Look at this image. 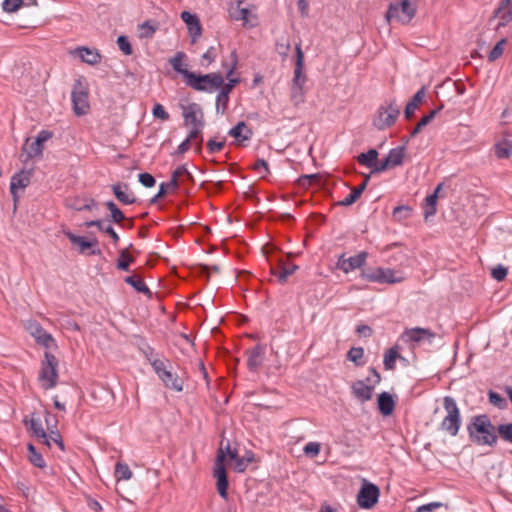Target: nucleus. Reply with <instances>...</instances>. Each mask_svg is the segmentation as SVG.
I'll list each match as a JSON object with an SVG mask.
<instances>
[{
  "instance_id": "f257e3e1",
  "label": "nucleus",
  "mask_w": 512,
  "mask_h": 512,
  "mask_svg": "<svg viewBox=\"0 0 512 512\" xmlns=\"http://www.w3.org/2000/svg\"><path fill=\"white\" fill-rule=\"evenodd\" d=\"M467 432L470 440L477 445L494 447L497 444L496 427L487 414L472 416L467 425Z\"/></svg>"
},
{
  "instance_id": "f03ea898",
  "label": "nucleus",
  "mask_w": 512,
  "mask_h": 512,
  "mask_svg": "<svg viewBox=\"0 0 512 512\" xmlns=\"http://www.w3.org/2000/svg\"><path fill=\"white\" fill-rule=\"evenodd\" d=\"M157 355L158 354H145L146 360L153 367L154 372L163 382L164 386L176 392L183 391V377L178 375L170 360L158 358Z\"/></svg>"
},
{
  "instance_id": "7ed1b4c3",
  "label": "nucleus",
  "mask_w": 512,
  "mask_h": 512,
  "mask_svg": "<svg viewBox=\"0 0 512 512\" xmlns=\"http://www.w3.org/2000/svg\"><path fill=\"white\" fill-rule=\"evenodd\" d=\"M231 450L232 448L230 447L229 442L224 446L222 441L214 464L213 476L217 480V491L223 499H227V490L229 485L224 462Z\"/></svg>"
},
{
  "instance_id": "20e7f679",
  "label": "nucleus",
  "mask_w": 512,
  "mask_h": 512,
  "mask_svg": "<svg viewBox=\"0 0 512 512\" xmlns=\"http://www.w3.org/2000/svg\"><path fill=\"white\" fill-rule=\"evenodd\" d=\"M443 407L447 415L441 422V429L451 436H456L461 426V414L454 398L450 396L444 397Z\"/></svg>"
},
{
  "instance_id": "39448f33",
  "label": "nucleus",
  "mask_w": 512,
  "mask_h": 512,
  "mask_svg": "<svg viewBox=\"0 0 512 512\" xmlns=\"http://www.w3.org/2000/svg\"><path fill=\"white\" fill-rule=\"evenodd\" d=\"M186 85L196 91L212 92L223 85V76L221 73H208L205 75H196L194 72L189 74Z\"/></svg>"
},
{
  "instance_id": "423d86ee",
  "label": "nucleus",
  "mask_w": 512,
  "mask_h": 512,
  "mask_svg": "<svg viewBox=\"0 0 512 512\" xmlns=\"http://www.w3.org/2000/svg\"><path fill=\"white\" fill-rule=\"evenodd\" d=\"M58 359L54 354H45L38 379L45 390L54 388L58 381Z\"/></svg>"
},
{
  "instance_id": "0eeeda50",
  "label": "nucleus",
  "mask_w": 512,
  "mask_h": 512,
  "mask_svg": "<svg viewBox=\"0 0 512 512\" xmlns=\"http://www.w3.org/2000/svg\"><path fill=\"white\" fill-rule=\"evenodd\" d=\"M400 115V107L396 101L385 102L377 110L373 118V125L378 130H385L391 127Z\"/></svg>"
},
{
  "instance_id": "6e6552de",
  "label": "nucleus",
  "mask_w": 512,
  "mask_h": 512,
  "mask_svg": "<svg viewBox=\"0 0 512 512\" xmlns=\"http://www.w3.org/2000/svg\"><path fill=\"white\" fill-rule=\"evenodd\" d=\"M416 14V5L409 0L391 3L386 12L388 22L395 20L402 24H408Z\"/></svg>"
},
{
  "instance_id": "1a4fd4ad",
  "label": "nucleus",
  "mask_w": 512,
  "mask_h": 512,
  "mask_svg": "<svg viewBox=\"0 0 512 512\" xmlns=\"http://www.w3.org/2000/svg\"><path fill=\"white\" fill-rule=\"evenodd\" d=\"M363 279L369 282H376L380 284H396L404 280L400 272L390 269L378 267L376 269H368L361 273Z\"/></svg>"
},
{
  "instance_id": "9d476101",
  "label": "nucleus",
  "mask_w": 512,
  "mask_h": 512,
  "mask_svg": "<svg viewBox=\"0 0 512 512\" xmlns=\"http://www.w3.org/2000/svg\"><path fill=\"white\" fill-rule=\"evenodd\" d=\"M436 337L437 335L429 329L416 327L405 330L400 337V341L409 344L408 349L415 350L420 347L421 343L431 344Z\"/></svg>"
},
{
  "instance_id": "9b49d317",
  "label": "nucleus",
  "mask_w": 512,
  "mask_h": 512,
  "mask_svg": "<svg viewBox=\"0 0 512 512\" xmlns=\"http://www.w3.org/2000/svg\"><path fill=\"white\" fill-rule=\"evenodd\" d=\"M73 111L77 116L86 115L89 112V94L80 79L76 80L71 92Z\"/></svg>"
},
{
  "instance_id": "f8f14e48",
  "label": "nucleus",
  "mask_w": 512,
  "mask_h": 512,
  "mask_svg": "<svg viewBox=\"0 0 512 512\" xmlns=\"http://www.w3.org/2000/svg\"><path fill=\"white\" fill-rule=\"evenodd\" d=\"M379 496V487L364 480L357 495V503L363 509H371L378 502Z\"/></svg>"
},
{
  "instance_id": "ddd939ff",
  "label": "nucleus",
  "mask_w": 512,
  "mask_h": 512,
  "mask_svg": "<svg viewBox=\"0 0 512 512\" xmlns=\"http://www.w3.org/2000/svg\"><path fill=\"white\" fill-rule=\"evenodd\" d=\"M181 107L185 126L197 127L199 123L205 125L203 110L199 104L190 103Z\"/></svg>"
},
{
  "instance_id": "4468645a",
  "label": "nucleus",
  "mask_w": 512,
  "mask_h": 512,
  "mask_svg": "<svg viewBox=\"0 0 512 512\" xmlns=\"http://www.w3.org/2000/svg\"><path fill=\"white\" fill-rule=\"evenodd\" d=\"M367 257L368 253L365 251H362L357 255L349 258H346L345 254H342L338 258L336 266L344 273H349L352 270L361 268L366 263Z\"/></svg>"
},
{
  "instance_id": "2eb2a0df",
  "label": "nucleus",
  "mask_w": 512,
  "mask_h": 512,
  "mask_svg": "<svg viewBox=\"0 0 512 512\" xmlns=\"http://www.w3.org/2000/svg\"><path fill=\"white\" fill-rule=\"evenodd\" d=\"M52 136L53 133L51 131L41 130L33 142L28 143L29 139H27L24 146V150L27 153V158L41 156L43 153V144L51 139Z\"/></svg>"
},
{
  "instance_id": "dca6fc26",
  "label": "nucleus",
  "mask_w": 512,
  "mask_h": 512,
  "mask_svg": "<svg viewBox=\"0 0 512 512\" xmlns=\"http://www.w3.org/2000/svg\"><path fill=\"white\" fill-rule=\"evenodd\" d=\"M63 234L70 240L72 244L80 247V253H85L87 249H90V255H101V250L97 247L98 241L96 238L87 240L85 237L77 236L70 230H63Z\"/></svg>"
},
{
  "instance_id": "f3484780",
  "label": "nucleus",
  "mask_w": 512,
  "mask_h": 512,
  "mask_svg": "<svg viewBox=\"0 0 512 512\" xmlns=\"http://www.w3.org/2000/svg\"><path fill=\"white\" fill-rule=\"evenodd\" d=\"M32 171L21 170L20 172L14 174L11 178L10 182V192L13 196L14 203L16 204L18 200L17 191L24 190L31 181Z\"/></svg>"
},
{
  "instance_id": "a211bd4d",
  "label": "nucleus",
  "mask_w": 512,
  "mask_h": 512,
  "mask_svg": "<svg viewBox=\"0 0 512 512\" xmlns=\"http://www.w3.org/2000/svg\"><path fill=\"white\" fill-rule=\"evenodd\" d=\"M239 80L237 78L235 79H229V82L223 83V85L220 87L221 90L218 93L216 97V112L220 114H224L228 107L229 102V94L233 90L236 84H238Z\"/></svg>"
},
{
  "instance_id": "6ab92c4d",
  "label": "nucleus",
  "mask_w": 512,
  "mask_h": 512,
  "mask_svg": "<svg viewBox=\"0 0 512 512\" xmlns=\"http://www.w3.org/2000/svg\"><path fill=\"white\" fill-rule=\"evenodd\" d=\"M111 188L114 196L120 203L124 205H131L137 202L136 196L131 191L127 183L118 182L113 184Z\"/></svg>"
},
{
  "instance_id": "aec40b11",
  "label": "nucleus",
  "mask_w": 512,
  "mask_h": 512,
  "mask_svg": "<svg viewBox=\"0 0 512 512\" xmlns=\"http://www.w3.org/2000/svg\"><path fill=\"white\" fill-rule=\"evenodd\" d=\"M181 19L187 25L191 37V42L195 43L202 34V27L199 18L197 17L196 14H192L188 11H183L181 13Z\"/></svg>"
},
{
  "instance_id": "412c9836",
  "label": "nucleus",
  "mask_w": 512,
  "mask_h": 512,
  "mask_svg": "<svg viewBox=\"0 0 512 512\" xmlns=\"http://www.w3.org/2000/svg\"><path fill=\"white\" fill-rule=\"evenodd\" d=\"M24 424L26 425L28 431L31 433L32 436L36 437L42 444H45L48 447H50L51 444L49 438L39 418H35L34 416H32L30 420L25 419Z\"/></svg>"
},
{
  "instance_id": "4be33fe9",
  "label": "nucleus",
  "mask_w": 512,
  "mask_h": 512,
  "mask_svg": "<svg viewBox=\"0 0 512 512\" xmlns=\"http://www.w3.org/2000/svg\"><path fill=\"white\" fill-rule=\"evenodd\" d=\"M295 51H296V62H295L294 76L292 79V86L303 87V85L306 81V76L303 74L304 54L301 49L300 43L296 44Z\"/></svg>"
},
{
  "instance_id": "5701e85b",
  "label": "nucleus",
  "mask_w": 512,
  "mask_h": 512,
  "mask_svg": "<svg viewBox=\"0 0 512 512\" xmlns=\"http://www.w3.org/2000/svg\"><path fill=\"white\" fill-rule=\"evenodd\" d=\"M298 268L299 267L295 264H286V262L280 260L277 267L271 268V273L277 277L279 283L284 284L287 278L298 270Z\"/></svg>"
},
{
  "instance_id": "b1692460",
  "label": "nucleus",
  "mask_w": 512,
  "mask_h": 512,
  "mask_svg": "<svg viewBox=\"0 0 512 512\" xmlns=\"http://www.w3.org/2000/svg\"><path fill=\"white\" fill-rule=\"evenodd\" d=\"M495 16L500 19L498 27H504L512 21L511 0H501L495 11Z\"/></svg>"
},
{
  "instance_id": "393cba45",
  "label": "nucleus",
  "mask_w": 512,
  "mask_h": 512,
  "mask_svg": "<svg viewBox=\"0 0 512 512\" xmlns=\"http://www.w3.org/2000/svg\"><path fill=\"white\" fill-rule=\"evenodd\" d=\"M377 404L379 412L383 416L391 415L395 408V401L392 395L388 392H382L378 395Z\"/></svg>"
},
{
  "instance_id": "a878e982",
  "label": "nucleus",
  "mask_w": 512,
  "mask_h": 512,
  "mask_svg": "<svg viewBox=\"0 0 512 512\" xmlns=\"http://www.w3.org/2000/svg\"><path fill=\"white\" fill-rule=\"evenodd\" d=\"M443 184L440 183L435 188L434 192L430 195H428L425 199V204L423 206L424 209V218L427 220L429 217L434 216L436 214V205H437V199L438 194L440 190L442 189Z\"/></svg>"
},
{
  "instance_id": "bb28decb",
  "label": "nucleus",
  "mask_w": 512,
  "mask_h": 512,
  "mask_svg": "<svg viewBox=\"0 0 512 512\" xmlns=\"http://www.w3.org/2000/svg\"><path fill=\"white\" fill-rule=\"evenodd\" d=\"M186 57L187 56L183 51H178L173 57L169 59V63L174 71L181 74L187 81L189 74L192 72L186 68L187 65H183V61L186 59Z\"/></svg>"
},
{
  "instance_id": "cd10ccee",
  "label": "nucleus",
  "mask_w": 512,
  "mask_h": 512,
  "mask_svg": "<svg viewBox=\"0 0 512 512\" xmlns=\"http://www.w3.org/2000/svg\"><path fill=\"white\" fill-rule=\"evenodd\" d=\"M352 391L357 399L361 402L369 401L372 398L373 387L359 380L353 383Z\"/></svg>"
},
{
  "instance_id": "c85d7f7f",
  "label": "nucleus",
  "mask_w": 512,
  "mask_h": 512,
  "mask_svg": "<svg viewBox=\"0 0 512 512\" xmlns=\"http://www.w3.org/2000/svg\"><path fill=\"white\" fill-rule=\"evenodd\" d=\"M424 97H425V87H422L421 89H419L416 92V94L407 103V105L404 109V117L407 120H410L413 117L416 109L418 108L419 104L422 103Z\"/></svg>"
},
{
  "instance_id": "c756f323",
  "label": "nucleus",
  "mask_w": 512,
  "mask_h": 512,
  "mask_svg": "<svg viewBox=\"0 0 512 512\" xmlns=\"http://www.w3.org/2000/svg\"><path fill=\"white\" fill-rule=\"evenodd\" d=\"M252 130L247 127L244 121H240L236 126L232 127L228 131V135L235 138L236 140L245 141L252 137Z\"/></svg>"
},
{
  "instance_id": "7c9ffc66",
  "label": "nucleus",
  "mask_w": 512,
  "mask_h": 512,
  "mask_svg": "<svg viewBox=\"0 0 512 512\" xmlns=\"http://www.w3.org/2000/svg\"><path fill=\"white\" fill-rule=\"evenodd\" d=\"M180 179H182V181H184L185 179L188 181L193 180L192 174L187 170L185 165L177 167L172 172L169 185L172 187L173 190H176L178 188Z\"/></svg>"
},
{
  "instance_id": "2f4dec72",
  "label": "nucleus",
  "mask_w": 512,
  "mask_h": 512,
  "mask_svg": "<svg viewBox=\"0 0 512 512\" xmlns=\"http://www.w3.org/2000/svg\"><path fill=\"white\" fill-rule=\"evenodd\" d=\"M76 52L83 62L90 65L97 64L101 59L100 54L96 50L87 47L77 48Z\"/></svg>"
},
{
  "instance_id": "473e14b6",
  "label": "nucleus",
  "mask_w": 512,
  "mask_h": 512,
  "mask_svg": "<svg viewBox=\"0 0 512 512\" xmlns=\"http://www.w3.org/2000/svg\"><path fill=\"white\" fill-rule=\"evenodd\" d=\"M378 159V152L376 149H369L366 153H360L357 156V162L373 170Z\"/></svg>"
},
{
  "instance_id": "72a5a7b5",
  "label": "nucleus",
  "mask_w": 512,
  "mask_h": 512,
  "mask_svg": "<svg viewBox=\"0 0 512 512\" xmlns=\"http://www.w3.org/2000/svg\"><path fill=\"white\" fill-rule=\"evenodd\" d=\"M244 2H241V0H236L235 4H231L229 8V15L233 20L236 21H247L248 19V9L242 7V4Z\"/></svg>"
},
{
  "instance_id": "f704fd0d",
  "label": "nucleus",
  "mask_w": 512,
  "mask_h": 512,
  "mask_svg": "<svg viewBox=\"0 0 512 512\" xmlns=\"http://www.w3.org/2000/svg\"><path fill=\"white\" fill-rule=\"evenodd\" d=\"M443 108V105L440 107L431 110L427 115H424L421 120L418 122V124L412 129L410 132V137H415L417 134L421 132V130L427 126L439 113V111Z\"/></svg>"
},
{
  "instance_id": "c9c22d12",
  "label": "nucleus",
  "mask_w": 512,
  "mask_h": 512,
  "mask_svg": "<svg viewBox=\"0 0 512 512\" xmlns=\"http://www.w3.org/2000/svg\"><path fill=\"white\" fill-rule=\"evenodd\" d=\"M405 146H399L389 151L386 156L392 168L402 165L404 159Z\"/></svg>"
},
{
  "instance_id": "e433bc0d",
  "label": "nucleus",
  "mask_w": 512,
  "mask_h": 512,
  "mask_svg": "<svg viewBox=\"0 0 512 512\" xmlns=\"http://www.w3.org/2000/svg\"><path fill=\"white\" fill-rule=\"evenodd\" d=\"M124 281L131 285L137 292L148 295L149 297L152 295L150 289L143 282V280L136 276H127Z\"/></svg>"
},
{
  "instance_id": "4c0bfd02",
  "label": "nucleus",
  "mask_w": 512,
  "mask_h": 512,
  "mask_svg": "<svg viewBox=\"0 0 512 512\" xmlns=\"http://www.w3.org/2000/svg\"><path fill=\"white\" fill-rule=\"evenodd\" d=\"M365 190V184L359 185L358 187H355L351 190V193L346 196L343 200L338 202V205L340 206H350L354 204L362 195V193Z\"/></svg>"
},
{
  "instance_id": "58836bf2",
  "label": "nucleus",
  "mask_w": 512,
  "mask_h": 512,
  "mask_svg": "<svg viewBox=\"0 0 512 512\" xmlns=\"http://www.w3.org/2000/svg\"><path fill=\"white\" fill-rule=\"evenodd\" d=\"M135 262V257L129 255L128 249L120 251L119 258L117 259V268L122 271H129L130 264Z\"/></svg>"
},
{
  "instance_id": "ea45409f",
  "label": "nucleus",
  "mask_w": 512,
  "mask_h": 512,
  "mask_svg": "<svg viewBox=\"0 0 512 512\" xmlns=\"http://www.w3.org/2000/svg\"><path fill=\"white\" fill-rule=\"evenodd\" d=\"M105 205L107 209L110 211V217L112 222L120 224L121 222L126 220L124 213L113 201H108L105 203Z\"/></svg>"
},
{
  "instance_id": "a19ab883",
  "label": "nucleus",
  "mask_w": 512,
  "mask_h": 512,
  "mask_svg": "<svg viewBox=\"0 0 512 512\" xmlns=\"http://www.w3.org/2000/svg\"><path fill=\"white\" fill-rule=\"evenodd\" d=\"M115 478L120 480H129L132 477V471L126 463L118 462L115 465Z\"/></svg>"
},
{
  "instance_id": "79ce46f5",
  "label": "nucleus",
  "mask_w": 512,
  "mask_h": 512,
  "mask_svg": "<svg viewBox=\"0 0 512 512\" xmlns=\"http://www.w3.org/2000/svg\"><path fill=\"white\" fill-rule=\"evenodd\" d=\"M495 154L499 159L509 158L512 155V144L508 141L497 143Z\"/></svg>"
},
{
  "instance_id": "37998d69",
  "label": "nucleus",
  "mask_w": 512,
  "mask_h": 512,
  "mask_svg": "<svg viewBox=\"0 0 512 512\" xmlns=\"http://www.w3.org/2000/svg\"><path fill=\"white\" fill-rule=\"evenodd\" d=\"M26 329L35 341L47 333V331L36 321H29Z\"/></svg>"
},
{
  "instance_id": "c03bdc74",
  "label": "nucleus",
  "mask_w": 512,
  "mask_h": 512,
  "mask_svg": "<svg viewBox=\"0 0 512 512\" xmlns=\"http://www.w3.org/2000/svg\"><path fill=\"white\" fill-rule=\"evenodd\" d=\"M35 342L37 343V345L39 347L47 349V350H52V349H56L57 348L56 340L48 332L45 335H42Z\"/></svg>"
},
{
  "instance_id": "a18cd8bd",
  "label": "nucleus",
  "mask_w": 512,
  "mask_h": 512,
  "mask_svg": "<svg viewBox=\"0 0 512 512\" xmlns=\"http://www.w3.org/2000/svg\"><path fill=\"white\" fill-rule=\"evenodd\" d=\"M140 38H152L157 30V24L152 21H145L140 26Z\"/></svg>"
},
{
  "instance_id": "49530a36",
  "label": "nucleus",
  "mask_w": 512,
  "mask_h": 512,
  "mask_svg": "<svg viewBox=\"0 0 512 512\" xmlns=\"http://www.w3.org/2000/svg\"><path fill=\"white\" fill-rule=\"evenodd\" d=\"M290 48V41L287 37H281L275 45L276 52L284 59L288 56Z\"/></svg>"
},
{
  "instance_id": "de8ad7c7",
  "label": "nucleus",
  "mask_w": 512,
  "mask_h": 512,
  "mask_svg": "<svg viewBox=\"0 0 512 512\" xmlns=\"http://www.w3.org/2000/svg\"><path fill=\"white\" fill-rule=\"evenodd\" d=\"M500 438L508 443H512V423L500 424L496 427Z\"/></svg>"
},
{
  "instance_id": "09e8293b",
  "label": "nucleus",
  "mask_w": 512,
  "mask_h": 512,
  "mask_svg": "<svg viewBox=\"0 0 512 512\" xmlns=\"http://www.w3.org/2000/svg\"><path fill=\"white\" fill-rule=\"evenodd\" d=\"M506 42V39L502 38L500 41L496 43V45L493 47V49L490 51L488 55V60L490 62H494L495 60L502 56Z\"/></svg>"
},
{
  "instance_id": "8fccbe9b",
  "label": "nucleus",
  "mask_w": 512,
  "mask_h": 512,
  "mask_svg": "<svg viewBox=\"0 0 512 512\" xmlns=\"http://www.w3.org/2000/svg\"><path fill=\"white\" fill-rule=\"evenodd\" d=\"M236 65H237V53H236V50L232 51L231 52V55H230V62L228 61H223L222 63V66L226 69L227 73H226V77L228 79H231V75L234 73L235 69H236Z\"/></svg>"
},
{
  "instance_id": "3c124183",
  "label": "nucleus",
  "mask_w": 512,
  "mask_h": 512,
  "mask_svg": "<svg viewBox=\"0 0 512 512\" xmlns=\"http://www.w3.org/2000/svg\"><path fill=\"white\" fill-rule=\"evenodd\" d=\"M264 354H250L247 360L248 368L251 371H256L263 363Z\"/></svg>"
},
{
  "instance_id": "603ef678",
  "label": "nucleus",
  "mask_w": 512,
  "mask_h": 512,
  "mask_svg": "<svg viewBox=\"0 0 512 512\" xmlns=\"http://www.w3.org/2000/svg\"><path fill=\"white\" fill-rule=\"evenodd\" d=\"M118 48L125 54L131 55L133 53L132 46L127 36L121 35L117 38Z\"/></svg>"
},
{
  "instance_id": "864d4df0",
  "label": "nucleus",
  "mask_w": 512,
  "mask_h": 512,
  "mask_svg": "<svg viewBox=\"0 0 512 512\" xmlns=\"http://www.w3.org/2000/svg\"><path fill=\"white\" fill-rule=\"evenodd\" d=\"M412 209L407 205H400L394 208L393 210V216L398 219H407L411 215Z\"/></svg>"
},
{
  "instance_id": "5fc2aeb1",
  "label": "nucleus",
  "mask_w": 512,
  "mask_h": 512,
  "mask_svg": "<svg viewBox=\"0 0 512 512\" xmlns=\"http://www.w3.org/2000/svg\"><path fill=\"white\" fill-rule=\"evenodd\" d=\"M23 5V0H4L2 8L5 12L12 13L17 11Z\"/></svg>"
},
{
  "instance_id": "6e6d98bb",
  "label": "nucleus",
  "mask_w": 512,
  "mask_h": 512,
  "mask_svg": "<svg viewBox=\"0 0 512 512\" xmlns=\"http://www.w3.org/2000/svg\"><path fill=\"white\" fill-rule=\"evenodd\" d=\"M152 114L155 118L160 119L162 121H167L170 118L169 113L164 109V107L157 103L153 106Z\"/></svg>"
},
{
  "instance_id": "4d7b16f0",
  "label": "nucleus",
  "mask_w": 512,
  "mask_h": 512,
  "mask_svg": "<svg viewBox=\"0 0 512 512\" xmlns=\"http://www.w3.org/2000/svg\"><path fill=\"white\" fill-rule=\"evenodd\" d=\"M204 126L205 125H203L202 123H199L197 127H191V130L186 139H188V141L190 142H193L196 141L197 138H200V142H203L202 130Z\"/></svg>"
},
{
  "instance_id": "13d9d810",
  "label": "nucleus",
  "mask_w": 512,
  "mask_h": 512,
  "mask_svg": "<svg viewBox=\"0 0 512 512\" xmlns=\"http://www.w3.org/2000/svg\"><path fill=\"white\" fill-rule=\"evenodd\" d=\"M138 181L146 188H151L156 183L154 176L147 172L140 173L138 175Z\"/></svg>"
},
{
  "instance_id": "bf43d9fd",
  "label": "nucleus",
  "mask_w": 512,
  "mask_h": 512,
  "mask_svg": "<svg viewBox=\"0 0 512 512\" xmlns=\"http://www.w3.org/2000/svg\"><path fill=\"white\" fill-rule=\"evenodd\" d=\"M169 191H174L169 185V182H162L159 186L158 193L153 198H151L150 203H156L159 198L164 197Z\"/></svg>"
},
{
  "instance_id": "052dcab7",
  "label": "nucleus",
  "mask_w": 512,
  "mask_h": 512,
  "mask_svg": "<svg viewBox=\"0 0 512 512\" xmlns=\"http://www.w3.org/2000/svg\"><path fill=\"white\" fill-rule=\"evenodd\" d=\"M28 459L37 468L43 469L46 467V462H45L42 454L39 453L38 451L33 452V454H31V455H28Z\"/></svg>"
},
{
  "instance_id": "680f3d73",
  "label": "nucleus",
  "mask_w": 512,
  "mask_h": 512,
  "mask_svg": "<svg viewBox=\"0 0 512 512\" xmlns=\"http://www.w3.org/2000/svg\"><path fill=\"white\" fill-rule=\"evenodd\" d=\"M58 320L60 322L61 327L66 330H72V331L80 330L79 325L74 320H72L66 316H63V317L59 318Z\"/></svg>"
},
{
  "instance_id": "e2e57ef3",
  "label": "nucleus",
  "mask_w": 512,
  "mask_h": 512,
  "mask_svg": "<svg viewBox=\"0 0 512 512\" xmlns=\"http://www.w3.org/2000/svg\"><path fill=\"white\" fill-rule=\"evenodd\" d=\"M508 274V269L502 265H498L492 269L491 275L497 281H503Z\"/></svg>"
},
{
  "instance_id": "0e129e2a",
  "label": "nucleus",
  "mask_w": 512,
  "mask_h": 512,
  "mask_svg": "<svg viewBox=\"0 0 512 512\" xmlns=\"http://www.w3.org/2000/svg\"><path fill=\"white\" fill-rule=\"evenodd\" d=\"M206 146H207V150L210 154H215L224 148L225 139H223L220 142H216L215 140L210 139V140H208Z\"/></svg>"
},
{
  "instance_id": "69168bd1",
  "label": "nucleus",
  "mask_w": 512,
  "mask_h": 512,
  "mask_svg": "<svg viewBox=\"0 0 512 512\" xmlns=\"http://www.w3.org/2000/svg\"><path fill=\"white\" fill-rule=\"evenodd\" d=\"M320 444L317 442H309L304 447V453L310 457H316L320 452Z\"/></svg>"
},
{
  "instance_id": "338daca9",
  "label": "nucleus",
  "mask_w": 512,
  "mask_h": 512,
  "mask_svg": "<svg viewBox=\"0 0 512 512\" xmlns=\"http://www.w3.org/2000/svg\"><path fill=\"white\" fill-rule=\"evenodd\" d=\"M489 401L498 408H503L506 405L505 398H503L499 393L493 391L489 392Z\"/></svg>"
},
{
  "instance_id": "774afa93",
  "label": "nucleus",
  "mask_w": 512,
  "mask_h": 512,
  "mask_svg": "<svg viewBox=\"0 0 512 512\" xmlns=\"http://www.w3.org/2000/svg\"><path fill=\"white\" fill-rule=\"evenodd\" d=\"M291 99L295 104H299L304 101L303 87L292 86L291 87Z\"/></svg>"
}]
</instances>
